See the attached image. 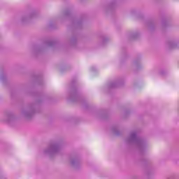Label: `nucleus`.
Masks as SVG:
<instances>
[{
	"instance_id": "1",
	"label": "nucleus",
	"mask_w": 179,
	"mask_h": 179,
	"mask_svg": "<svg viewBox=\"0 0 179 179\" xmlns=\"http://www.w3.org/2000/svg\"><path fill=\"white\" fill-rule=\"evenodd\" d=\"M127 141V143L135 145L140 150L146 149V142L138 136L137 131H132Z\"/></svg>"
},
{
	"instance_id": "2",
	"label": "nucleus",
	"mask_w": 179,
	"mask_h": 179,
	"mask_svg": "<svg viewBox=\"0 0 179 179\" xmlns=\"http://www.w3.org/2000/svg\"><path fill=\"white\" fill-rule=\"evenodd\" d=\"M60 150H61V143H52L44 150V152L45 155H57V153H59Z\"/></svg>"
},
{
	"instance_id": "3",
	"label": "nucleus",
	"mask_w": 179,
	"mask_h": 179,
	"mask_svg": "<svg viewBox=\"0 0 179 179\" xmlns=\"http://www.w3.org/2000/svg\"><path fill=\"white\" fill-rule=\"evenodd\" d=\"M4 121L8 124H12L15 121V116L12 113H8L4 116Z\"/></svg>"
},
{
	"instance_id": "4",
	"label": "nucleus",
	"mask_w": 179,
	"mask_h": 179,
	"mask_svg": "<svg viewBox=\"0 0 179 179\" xmlns=\"http://www.w3.org/2000/svg\"><path fill=\"white\" fill-rule=\"evenodd\" d=\"M34 113V110H24L22 112V115L24 117H27V118H29V117H31V115H33Z\"/></svg>"
},
{
	"instance_id": "5",
	"label": "nucleus",
	"mask_w": 179,
	"mask_h": 179,
	"mask_svg": "<svg viewBox=\"0 0 179 179\" xmlns=\"http://www.w3.org/2000/svg\"><path fill=\"white\" fill-rule=\"evenodd\" d=\"M108 87H110V89H113V87H117V83H110Z\"/></svg>"
},
{
	"instance_id": "6",
	"label": "nucleus",
	"mask_w": 179,
	"mask_h": 179,
	"mask_svg": "<svg viewBox=\"0 0 179 179\" xmlns=\"http://www.w3.org/2000/svg\"><path fill=\"white\" fill-rule=\"evenodd\" d=\"M76 162V159H73L71 161V164H75Z\"/></svg>"
},
{
	"instance_id": "7",
	"label": "nucleus",
	"mask_w": 179,
	"mask_h": 179,
	"mask_svg": "<svg viewBox=\"0 0 179 179\" xmlns=\"http://www.w3.org/2000/svg\"><path fill=\"white\" fill-rule=\"evenodd\" d=\"M170 48H171V50H174V49H176V46H171Z\"/></svg>"
},
{
	"instance_id": "8",
	"label": "nucleus",
	"mask_w": 179,
	"mask_h": 179,
	"mask_svg": "<svg viewBox=\"0 0 179 179\" xmlns=\"http://www.w3.org/2000/svg\"><path fill=\"white\" fill-rule=\"evenodd\" d=\"M91 69H92V71H96V68L95 67H92Z\"/></svg>"
},
{
	"instance_id": "9",
	"label": "nucleus",
	"mask_w": 179,
	"mask_h": 179,
	"mask_svg": "<svg viewBox=\"0 0 179 179\" xmlns=\"http://www.w3.org/2000/svg\"><path fill=\"white\" fill-rule=\"evenodd\" d=\"M115 132V134H117V132L116 131H114Z\"/></svg>"
},
{
	"instance_id": "10",
	"label": "nucleus",
	"mask_w": 179,
	"mask_h": 179,
	"mask_svg": "<svg viewBox=\"0 0 179 179\" xmlns=\"http://www.w3.org/2000/svg\"><path fill=\"white\" fill-rule=\"evenodd\" d=\"M178 112H179V109H178Z\"/></svg>"
}]
</instances>
